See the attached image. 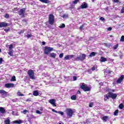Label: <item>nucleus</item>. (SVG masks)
Returning a JSON list of instances; mask_svg holds the SVG:
<instances>
[{"mask_svg":"<svg viewBox=\"0 0 124 124\" xmlns=\"http://www.w3.org/2000/svg\"><path fill=\"white\" fill-rule=\"evenodd\" d=\"M65 112L68 118H71L73 115V113H74L71 108H67Z\"/></svg>","mask_w":124,"mask_h":124,"instance_id":"nucleus-1","label":"nucleus"},{"mask_svg":"<svg viewBox=\"0 0 124 124\" xmlns=\"http://www.w3.org/2000/svg\"><path fill=\"white\" fill-rule=\"evenodd\" d=\"M54 50V48L53 47H49V46H46L45 47V50H44V54L46 55H48L50 52H52Z\"/></svg>","mask_w":124,"mask_h":124,"instance_id":"nucleus-2","label":"nucleus"},{"mask_svg":"<svg viewBox=\"0 0 124 124\" xmlns=\"http://www.w3.org/2000/svg\"><path fill=\"white\" fill-rule=\"evenodd\" d=\"M49 24L50 25H53L55 22V17L53 15H49L48 16Z\"/></svg>","mask_w":124,"mask_h":124,"instance_id":"nucleus-3","label":"nucleus"},{"mask_svg":"<svg viewBox=\"0 0 124 124\" xmlns=\"http://www.w3.org/2000/svg\"><path fill=\"white\" fill-rule=\"evenodd\" d=\"M27 73L31 79L34 80V72L32 70H29Z\"/></svg>","mask_w":124,"mask_h":124,"instance_id":"nucleus-4","label":"nucleus"},{"mask_svg":"<svg viewBox=\"0 0 124 124\" xmlns=\"http://www.w3.org/2000/svg\"><path fill=\"white\" fill-rule=\"evenodd\" d=\"M75 60L76 61H84V60H86V55L85 54H81L78 56Z\"/></svg>","mask_w":124,"mask_h":124,"instance_id":"nucleus-5","label":"nucleus"},{"mask_svg":"<svg viewBox=\"0 0 124 124\" xmlns=\"http://www.w3.org/2000/svg\"><path fill=\"white\" fill-rule=\"evenodd\" d=\"M80 88L82 90H83L84 92H90V91H91V88L88 87L87 85L84 84V83L81 85Z\"/></svg>","mask_w":124,"mask_h":124,"instance_id":"nucleus-6","label":"nucleus"},{"mask_svg":"<svg viewBox=\"0 0 124 124\" xmlns=\"http://www.w3.org/2000/svg\"><path fill=\"white\" fill-rule=\"evenodd\" d=\"M25 12H26V8H23L18 11V14L21 17H25Z\"/></svg>","mask_w":124,"mask_h":124,"instance_id":"nucleus-7","label":"nucleus"},{"mask_svg":"<svg viewBox=\"0 0 124 124\" xmlns=\"http://www.w3.org/2000/svg\"><path fill=\"white\" fill-rule=\"evenodd\" d=\"M0 93L2 97L3 98H4V97H6V96L8 95V93L6 92L4 90H0Z\"/></svg>","mask_w":124,"mask_h":124,"instance_id":"nucleus-8","label":"nucleus"},{"mask_svg":"<svg viewBox=\"0 0 124 124\" xmlns=\"http://www.w3.org/2000/svg\"><path fill=\"white\" fill-rule=\"evenodd\" d=\"M109 95L111 98H112V99H115L117 98V96L118 95L116 93H112L111 92L108 93Z\"/></svg>","mask_w":124,"mask_h":124,"instance_id":"nucleus-9","label":"nucleus"},{"mask_svg":"<svg viewBox=\"0 0 124 124\" xmlns=\"http://www.w3.org/2000/svg\"><path fill=\"white\" fill-rule=\"evenodd\" d=\"M8 26H9V25L6 22H0V28H6V27H8Z\"/></svg>","mask_w":124,"mask_h":124,"instance_id":"nucleus-10","label":"nucleus"},{"mask_svg":"<svg viewBox=\"0 0 124 124\" xmlns=\"http://www.w3.org/2000/svg\"><path fill=\"white\" fill-rule=\"evenodd\" d=\"M74 57V55H66L64 57L63 61H67L68 60H71L72 58Z\"/></svg>","mask_w":124,"mask_h":124,"instance_id":"nucleus-11","label":"nucleus"},{"mask_svg":"<svg viewBox=\"0 0 124 124\" xmlns=\"http://www.w3.org/2000/svg\"><path fill=\"white\" fill-rule=\"evenodd\" d=\"M49 103L51 104V105H53L54 107H56L57 106L56 105V100L55 99H52L49 100Z\"/></svg>","mask_w":124,"mask_h":124,"instance_id":"nucleus-12","label":"nucleus"},{"mask_svg":"<svg viewBox=\"0 0 124 124\" xmlns=\"http://www.w3.org/2000/svg\"><path fill=\"white\" fill-rule=\"evenodd\" d=\"M124 76L122 75L117 80L116 83H117V84H121V82H123V80H124Z\"/></svg>","mask_w":124,"mask_h":124,"instance_id":"nucleus-13","label":"nucleus"},{"mask_svg":"<svg viewBox=\"0 0 124 124\" xmlns=\"http://www.w3.org/2000/svg\"><path fill=\"white\" fill-rule=\"evenodd\" d=\"M5 87L9 89L10 88H13L14 87V84L13 83H6L5 84Z\"/></svg>","mask_w":124,"mask_h":124,"instance_id":"nucleus-14","label":"nucleus"},{"mask_svg":"<svg viewBox=\"0 0 124 124\" xmlns=\"http://www.w3.org/2000/svg\"><path fill=\"white\" fill-rule=\"evenodd\" d=\"M80 8H81V9H84L85 8H88V4H87V3L86 2H83L82 5L80 6Z\"/></svg>","mask_w":124,"mask_h":124,"instance_id":"nucleus-15","label":"nucleus"},{"mask_svg":"<svg viewBox=\"0 0 124 124\" xmlns=\"http://www.w3.org/2000/svg\"><path fill=\"white\" fill-rule=\"evenodd\" d=\"M109 97H110V95H109V93L104 95V101H107L108 99H109Z\"/></svg>","mask_w":124,"mask_h":124,"instance_id":"nucleus-16","label":"nucleus"},{"mask_svg":"<svg viewBox=\"0 0 124 124\" xmlns=\"http://www.w3.org/2000/svg\"><path fill=\"white\" fill-rule=\"evenodd\" d=\"M100 61L102 62H107V59L105 57H101L100 59Z\"/></svg>","mask_w":124,"mask_h":124,"instance_id":"nucleus-17","label":"nucleus"},{"mask_svg":"<svg viewBox=\"0 0 124 124\" xmlns=\"http://www.w3.org/2000/svg\"><path fill=\"white\" fill-rule=\"evenodd\" d=\"M14 124H23V123H24V121H22L21 120H16L14 121Z\"/></svg>","mask_w":124,"mask_h":124,"instance_id":"nucleus-18","label":"nucleus"},{"mask_svg":"<svg viewBox=\"0 0 124 124\" xmlns=\"http://www.w3.org/2000/svg\"><path fill=\"white\" fill-rule=\"evenodd\" d=\"M0 113L1 114H4L5 113V108L3 107H0Z\"/></svg>","mask_w":124,"mask_h":124,"instance_id":"nucleus-19","label":"nucleus"},{"mask_svg":"<svg viewBox=\"0 0 124 124\" xmlns=\"http://www.w3.org/2000/svg\"><path fill=\"white\" fill-rule=\"evenodd\" d=\"M109 119V116H105L102 117V120H103V122H107Z\"/></svg>","mask_w":124,"mask_h":124,"instance_id":"nucleus-20","label":"nucleus"},{"mask_svg":"<svg viewBox=\"0 0 124 124\" xmlns=\"http://www.w3.org/2000/svg\"><path fill=\"white\" fill-rule=\"evenodd\" d=\"M33 95H34V96H37L39 95V92L37 90L34 91L33 92Z\"/></svg>","mask_w":124,"mask_h":124,"instance_id":"nucleus-21","label":"nucleus"},{"mask_svg":"<svg viewBox=\"0 0 124 124\" xmlns=\"http://www.w3.org/2000/svg\"><path fill=\"white\" fill-rule=\"evenodd\" d=\"M56 56H57V55L55 53L53 52V53H50V57L51 58H52V59H56Z\"/></svg>","mask_w":124,"mask_h":124,"instance_id":"nucleus-22","label":"nucleus"},{"mask_svg":"<svg viewBox=\"0 0 124 124\" xmlns=\"http://www.w3.org/2000/svg\"><path fill=\"white\" fill-rule=\"evenodd\" d=\"M41 2H43L44 3H49L50 1L49 0H39Z\"/></svg>","mask_w":124,"mask_h":124,"instance_id":"nucleus-23","label":"nucleus"},{"mask_svg":"<svg viewBox=\"0 0 124 124\" xmlns=\"http://www.w3.org/2000/svg\"><path fill=\"white\" fill-rule=\"evenodd\" d=\"M4 124H10V120L9 118H7L6 120H4Z\"/></svg>","mask_w":124,"mask_h":124,"instance_id":"nucleus-24","label":"nucleus"},{"mask_svg":"<svg viewBox=\"0 0 124 124\" xmlns=\"http://www.w3.org/2000/svg\"><path fill=\"white\" fill-rule=\"evenodd\" d=\"M96 54V52H92L90 53L89 57H90L91 58H92V57H94V56H95V54Z\"/></svg>","mask_w":124,"mask_h":124,"instance_id":"nucleus-25","label":"nucleus"},{"mask_svg":"<svg viewBox=\"0 0 124 124\" xmlns=\"http://www.w3.org/2000/svg\"><path fill=\"white\" fill-rule=\"evenodd\" d=\"M76 98H77V96L76 95H73L71 97L72 100H76Z\"/></svg>","mask_w":124,"mask_h":124,"instance_id":"nucleus-26","label":"nucleus"},{"mask_svg":"<svg viewBox=\"0 0 124 124\" xmlns=\"http://www.w3.org/2000/svg\"><path fill=\"white\" fill-rule=\"evenodd\" d=\"M9 52L8 54L10 55V56L12 57L13 56V50H9Z\"/></svg>","mask_w":124,"mask_h":124,"instance_id":"nucleus-27","label":"nucleus"},{"mask_svg":"<svg viewBox=\"0 0 124 124\" xmlns=\"http://www.w3.org/2000/svg\"><path fill=\"white\" fill-rule=\"evenodd\" d=\"M11 81H12V82H14V81H16V77H15V76H13L12 77Z\"/></svg>","mask_w":124,"mask_h":124,"instance_id":"nucleus-28","label":"nucleus"},{"mask_svg":"<svg viewBox=\"0 0 124 124\" xmlns=\"http://www.w3.org/2000/svg\"><path fill=\"white\" fill-rule=\"evenodd\" d=\"M124 104L123 103H121L119 105V109H123V108H124Z\"/></svg>","mask_w":124,"mask_h":124,"instance_id":"nucleus-29","label":"nucleus"},{"mask_svg":"<svg viewBox=\"0 0 124 124\" xmlns=\"http://www.w3.org/2000/svg\"><path fill=\"white\" fill-rule=\"evenodd\" d=\"M24 32H25V30H22L20 31L17 32L18 34H22V33H24Z\"/></svg>","mask_w":124,"mask_h":124,"instance_id":"nucleus-30","label":"nucleus"},{"mask_svg":"<svg viewBox=\"0 0 124 124\" xmlns=\"http://www.w3.org/2000/svg\"><path fill=\"white\" fill-rule=\"evenodd\" d=\"M59 28L60 29H62L63 28H65V25L64 24H62L60 26Z\"/></svg>","mask_w":124,"mask_h":124,"instance_id":"nucleus-31","label":"nucleus"},{"mask_svg":"<svg viewBox=\"0 0 124 124\" xmlns=\"http://www.w3.org/2000/svg\"><path fill=\"white\" fill-rule=\"evenodd\" d=\"M118 47H119V44H117V45L114 46L113 49L114 50H117V49H118Z\"/></svg>","mask_w":124,"mask_h":124,"instance_id":"nucleus-32","label":"nucleus"},{"mask_svg":"<svg viewBox=\"0 0 124 124\" xmlns=\"http://www.w3.org/2000/svg\"><path fill=\"white\" fill-rule=\"evenodd\" d=\"M80 0H75L74 1H73V3H74V4H77L78 3V2H79Z\"/></svg>","mask_w":124,"mask_h":124,"instance_id":"nucleus-33","label":"nucleus"},{"mask_svg":"<svg viewBox=\"0 0 124 124\" xmlns=\"http://www.w3.org/2000/svg\"><path fill=\"white\" fill-rule=\"evenodd\" d=\"M62 17L64 19H66V18H68V15H64L62 16Z\"/></svg>","mask_w":124,"mask_h":124,"instance_id":"nucleus-34","label":"nucleus"},{"mask_svg":"<svg viewBox=\"0 0 124 124\" xmlns=\"http://www.w3.org/2000/svg\"><path fill=\"white\" fill-rule=\"evenodd\" d=\"M120 41H121L122 42H124V36L122 35L121 36V38L120 39Z\"/></svg>","mask_w":124,"mask_h":124,"instance_id":"nucleus-35","label":"nucleus"},{"mask_svg":"<svg viewBox=\"0 0 124 124\" xmlns=\"http://www.w3.org/2000/svg\"><path fill=\"white\" fill-rule=\"evenodd\" d=\"M12 48H13V45H10L9 46V50H12Z\"/></svg>","mask_w":124,"mask_h":124,"instance_id":"nucleus-36","label":"nucleus"},{"mask_svg":"<svg viewBox=\"0 0 124 124\" xmlns=\"http://www.w3.org/2000/svg\"><path fill=\"white\" fill-rule=\"evenodd\" d=\"M89 107L92 108L93 106V102H91L89 104Z\"/></svg>","mask_w":124,"mask_h":124,"instance_id":"nucleus-37","label":"nucleus"},{"mask_svg":"<svg viewBox=\"0 0 124 124\" xmlns=\"http://www.w3.org/2000/svg\"><path fill=\"white\" fill-rule=\"evenodd\" d=\"M32 36V34H28V35H27L26 37H27V38H31V37Z\"/></svg>","mask_w":124,"mask_h":124,"instance_id":"nucleus-38","label":"nucleus"},{"mask_svg":"<svg viewBox=\"0 0 124 124\" xmlns=\"http://www.w3.org/2000/svg\"><path fill=\"white\" fill-rule=\"evenodd\" d=\"M17 95H19V96H24V94H22L20 92H18Z\"/></svg>","mask_w":124,"mask_h":124,"instance_id":"nucleus-39","label":"nucleus"},{"mask_svg":"<svg viewBox=\"0 0 124 124\" xmlns=\"http://www.w3.org/2000/svg\"><path fill=\"white\" fill-rule=\"evenodd\" d=\"M118 110H116L114 112V116H117V115H118Z\"/></svg>","mask_w":124,"mask_h":124,"instance_id":"nucleus-40","label":"nucleus"},{"mask_svg":"<svg viewBox=\"0 0 124 124\" xmlns=\"http://www.w3.org/2000/svg\"><path fill=\"white\" fill-rule=\"evenodd\" d=\"M23 114H26V113H29V111H28V110H27V109H24L23 111Z\"/></svg>","mask_w":124,"mask_h":124,"instance_id":"nucleus-41","label":"nucleus"},{"mask_svg":"<svg viewBox=\"0 0 124 124\" xmlns=\"http://www.w3.org/2000/svg\"><path fill=\"white\" fill-rule=\"evenodd\" d=\"M121 13H124V4L123 5V6L121 9Z\"/></svg>","mask_w":124,"mask_h":124,"instance_id":"nucleus-42","label":"nucleus"},{"mask_svg":"<svg viewBox=\"0 0 124 124\" xmlns=\"http://www.w3.org/2000/svg\"><path fill=\"white\" fill-rule=\"evenodd\" d=\"M57 113L60 114V115H62V116L63 115V112L62 111H58Z\"/></svg>","mask_w":124,"mask_h":124,"instance_id":"nucleus-43","label":"nucleus"},{"mask_svg":"<svg viewBox=\"0 0 124 124\" xmlns=\"http://www.w3.org/2000/svg\"><path fill=\"white\" fill-rule=\"evenodd\" d=\"M62 57H63V53H61L59 55V58H60V59H62Z\"/></svg>","mask_w":124,"mask_h":124,"instance_id":"nucleus-44","label":"nucleus"},{"mask_svg":"<svg viewBox=\"0 0 124 124\" xmlns=\"http://www.w3.org/2000/svg\"><path fill=\"white\" fill-rule=\"evenodd\" d=\"M36 113L37 114H39L40 115L42 114V112H41L40 111H39L38 110H36Z\"/></svg>","mask_w":124,"mask_h":124,"instance_id":"nucleus-45","label":"nucleus"},{"mask_svg":"<svg viewBox=\"0 0 124 124\" xmlns=\"http://www.w3.org/2000/svg\"><path fill=\"white\" fill-rule=\"evenodd\" d=\"M2 62H3V59H2V58H0V64L2 63Z\"/></svg>","mask_w":124,"mask_h":124,"instance_id":"nucleus-46","label":"nucleus"},{"mask_svg":"<svg viewBox=\"0 0 124 124\" xmlns=\"http://www.w3.org/2000/svg\"><path fill=\"white\" fill-rule=\"evenodd\" d=\"M83 28H84V25L80 26V27H79L80 31H83V30H84V29H83Z\"/></svg>","mask_w":124,"mask_h":124,"instance_id":"nucleus-47","label":"nucleus"},{"mask_svg":"<svg viewBox=\"0 0 124 124\" xmlns=\"http://www.w3.org/2000/svg\"><path fill=\"white\" fill-rule=\"evenodd\" d=\"M77 80V77L74 76L73 77V81H76Z\"/></svg>","mask_w":124,"mask_h":124,"instance_id":"nucleus-48","label":"nucleus"},{"mask_svg":"<svg viewBox=\"0 0 124 124\" xmlns=\"http://www.w3.org/2000/svg\"><path fill=\"white\" fill-rule=\"evenodd\" d=\"M4 17H5V18H9V15L6 14L5 15Z\"/></svg>","mask_w":124,"mask_h":124,"instance_id":"nucleus-49","label":"nucleus"},{"mask_svg":"<svg viewBox=\"0 0 124 124\" xmlns=\"http://www.w3.org/2000/svg\"><path fill=\"white\" fill-rule=\"evenodd\" d=\"M112 1H113V2H120V1L119 0H112Z\"/></svg>","mask_w":124,"mask_h":124,"instance_id":"nucleus-50","label":"nucleus"},{"mask_svg":"<svg viewBox=\"0 0 124 124\" xmlns=\"http://www.w3.org/2000/svg\"><path fill=\"white\" fill-rule=\"evenodd\" d=\"M10 29H4V31H5V32H8L9 31Z\"/></svg>","mask_w":124,"mask_h":124,"instance_id":"nucleus-51","label":"nucleus"},{"mask_svg":"<svg viewBox=\"0 0 124 124\" xmlns=\"http://www.w3.org/2000/svg\"><path fill=\"white\" fill-rule=\"evenodd\" d=\"M108 31H112V27H108Z\"/></svg>","mask_w":124,"mask_h":124,"instance_id":"nucleus-52","label":"nucleus"},{"mask_svg":"<svg viewBox=\"0 0 124 124\" xmlns=\"http://www.w3.org/2000/svg\"><path fill=\"white\" fill-rule=\"evenodd\" d=\"M92 70L93 71H94V70H95V66H93L92 68Z\"/></svg>","mask_w":124,"mask_h":124,"instance_id":"nucleus-53","label":"nucleus"},{"mask_svg":"<svg viewBox=\"0 0 124 124\" xmlns=\"http://www.w3.org/2000/svg\"><path fill=\"white\" fill-rule=\"evenodd\" d=\"M52 112H54V113H58V111L55 110L54 109H52Z\"/></svg>","mask_w":124,"mask_h":124,"instance_id":"nucleus-54","label":"nucleus"},{"mask_svg":"<svg viewBox=\"0 0 124 124\" xmlns=\"http://www.w3.org/2000/svg\"><path fill=\"white\" fill-rule=\"evenodd\" d=\"M100 20H101V21H104L105 19L104 18H103V17H101L100 18Z\"/></svg>","mask_w":124,"mask_h":124,"instance_id":"nucleus-55","label":"nucleus"},{"mask_svg":"<svg viewBox=\"0 0 124 124\" xmlns=\"http://www.w3.org/2000/svg\"><path fill=\"white\" fill-rule=\"evenodd\" d=\"M17 99H13L12 100V101H13V102H16V101H17Z\"/></svg>","mask_w":124,"mask_h":124,"instance_id":"nucleus-56","label":"nucleus"},{"mask_svg":"<svg viewBox=\"0 0 124 124\" xmlns=\"http://www.w3.org/2000/svg\"><path fill=\"white\" fill-rule=\"evenodd\" d=\"M113 57H118V55H117V54H115V53H114V54H113Z\"/></svg>","mask_w":124,"mask_h":124,"instance_id":"nucleus-57","label":"nucleus"},{"mask_svg":"<svg viewBox=\"0 0 124 124\" xmlns=\"http://www.w3.org/2000/svg\"><path fill=\"white\" fill-rule=\"evenodd\" d=\"M45 44H46L45 42H42L43 45H45Z\"/></svg>","mask_w":124,"mask_h":124,"instance_id":"nucleus-58","label":"nucleus"},{"mask_svg":"<svg viewBox=\"0 0 124 124\" xmlns=\"http://www.w3.org/2000/svg\"><path fill=\"white\" fill-rule=\"evenodd\" d=\"M78 93H81V92L78 91Z\"/></svg>","mask_w":124,"mask_h":124,"instance_id":"nucleus-59","label":"nucleus"},{"mask_svg":"<svg viewBox=\"0 0 124 124\" xmlns=\"http://www.w3.org/2000/svg\"><path fill=\"white\" fill-rule=\"evenodd\" d=\"M120 57L121 58V59H122V58H123V55H120Z\"/></svg>","mask_w":124,"mask_h":124,"instance_id":"nucleus-60","label":"nucleus"},{"mask_svg":"<svg viewBox=\"0 0 124 124\" xmlns=\"http://www.w3.org/2000/svg\"><path fill=\"white\" fill-rule=\"evenodd\" d=\"M109 36H110V37H113V35H110Z\"/></svg>","mask_w":124,"mask_h":124,"instance_id":"nucleus-61","label":"nucleus"},{"mask_svg":"<svg viewBox=\"0 0 124 124\" xmlns=\"http://www.w3.org/2000/svg\"><path fill=\"white\" fill-rule=\"evenodd\" d=\"M26 101H30V100L29 99H28Z\"/></svg>","mask_w":124,"mask_h":124,"instance_id":"nucleus-62","label":"nucleus"},{"mask_svg":"<svg viewBox=\"0 0 124 124\" xmlns=\"http://www.w3.org/2000/svg\"><path fill=\"white\" fill-rule=\"evenodd\" d=\"M100 85H103V83H100Z\"/></svg>","mask_w":124,"mask_h":124,"instance_id":"nucleus-63","label":"nucleus"},{"mask_svg":"<svg viewBox=\"0 0 124 124\" xmlns=\"http://www.w3.org/2000/svg\"><path fill=\"white\" fill-rule=\"evenodd\" d=\"M106 9H108V7H107V8H106Z\"/></svg>","mask_w":124,"mask_h":124,"instance_id":"nucleus-64","label":"nucleus"}]
</instances>
